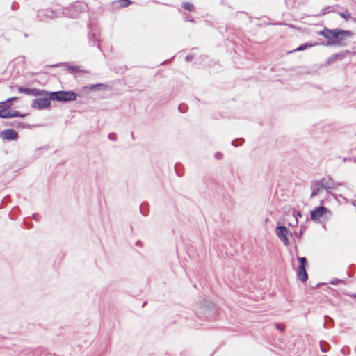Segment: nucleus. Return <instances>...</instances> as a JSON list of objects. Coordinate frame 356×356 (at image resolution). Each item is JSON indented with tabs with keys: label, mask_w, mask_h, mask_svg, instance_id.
Returning a JSON list of instances; mask_svg holds the SVG:
<instances>
[{
	"label": "nucleus",
	"mask_w": 356,
	"mask_h": 356,
	"mask_svg": "<svg viewBox=\"0 0 356 356\" xmlns=\"http://www.w3.org/2000/svg\"><path fill=\"white\" fill-rule=\"evenodd\" d=\"M76 97V94L72 91H58L49 94L51 99L57 101H74Z\"/></svg>",
	"instance_id": "nucleus-1"
},
{
	"label": "nucleus",
	"mask_w": 356,
	"mask_h": 356,
	"mask_svg": "<svg viewBox=\"0 0 356 356\" xmlns=\"http://www.w3.org/2000/svg\"><path fill=\"white\" fill-rule=\"evenodd\" d=\"M353 33L350 31L335 29L334 40L330 41L332 46H341L343 44L346 37H351Z\"/></svg>",
	"instance_id": "nucleus-2"
},
{
	"label": "nucleus",
	"mask_w": 356,
	"mask_h": 356,
	"mask_svg": "<svg viewBox=\"0 0 356 356\" xmlns=\"http://www.w3.org/2000/svg\"><path fill=\"white\" fill-rule=\"evenodd\" d=\"M332 212L324 207H317L311 211V219L313 221H318L321 218L331 216Z\"/></svg>",
	"instance_id": "nucleus-3"
},
{
	"label": "nucleus",
	"mask_w": 356,
	"mask_h": 356,
	"mask_svg": "<svg viewBox=\"0 0 356 356\" xmlns=\"http://www.w3.org/2000/svg\"><path fill=\"white\" fill-rule=\"evenodd\" d=\"M297 259L299 263V266L296 270L297 276L301 282H305L308 279L307 273L305 270L307 260L305 257H298Z\"/></svg>",
	"instance_id": "nucleus-4"
},
{
	"label": "nucleus",
	"mask_w": 356,
	"mask_h": 356,
	"mask_svg": "<svg viewBox=\"0 0 356 356\" xmlns=\"http://www.w3.org/2000/svg\"><path fill=\"white\" fill-rule=\"evenodd\" d=\"M276 234L279 239L284 243V245L289 244L288 236L289 234V229L284 226H277L276 228Z\"/></svg>",
	"instance_id": "nucleus-5"
},
{
	"label": "nucleus",
	"mask_w": 356,
	"mask_h": 356,
	"mask_svg": "<svg viewBox=\"0 0 356 356\" xmlns=\"http://www.w3.org/2000/svg\"><path fill=\"white\" fill-rule=\"evenodd\" d=\"M324 181L325 180H318L312 182L311 185V188L312 190L311 197L316 196L318 193V192L323 188H331V186L330 185L324 184Z\"/></svg>",
	"instance_id": "nucleus-6"
},
{
	"label": "nucleus",
	"mask_w": 356,
	"mask_h": 356,
	"mask_svg": "<svg viewBox=\"0 0 356 356\" xmlns=\"http://www.w3.org/2000/svg\"><path fill=\"white\" fill-rule=\"evenodd\" d=\"M17 138V131L12 129H7L0 132V138L3 140H16Z\"/></svg>",
	"instance_id": "nucleus-7"
},
{
	"label": "nucleus",
	"mask_w": 356,
	"mask_h": 356,
	"mask_svg": "<svg viewBox=\"0 0 356 356\" xmlns=\"http://www.w3.org/2000/svg\"><path fill=\"white\" fill-rule=\"evenodd\" d=\"M50 104L49 98H36L33 100L31 106L34 108L44 109L50 106Z\"/></svg>",
	"instance_id": "nucleus-8"
},
{
	"label": "nucleus",
	"mask_w": 356,
	"mask_h": 356,
	"mask_svg": "<svg viewBox=\"0 0 356 356\" xmlns=\"http://www.w3.org/2000/svg\"><path fill=\"white\" fill-rule=\"evenodd\" d=\"M335 33V29L330 30L327 28L323 29V30L318 32V34L325 37L327 40V44L329 46H332L330 44V41L334 40Z\"/></svg>",
	"instance_id": "nucleus-9"
},
{
	"label": "nucleus",
	"mask_w": 356,
	"mask_h": 356,
	"mask_svg": "<svg viewBox=\"0 0 356 356\" xmlns=\"http://www.w3.org/2000/svg\"><path fill=\"white\" fill-rule=\"evenodd\" d=\"M22 116L19 111L13 110H6L5 108H0V118H9L12 117Z\"/></svg>",
	"instance_id": "nucleus-10"
},
{
	"label": "nucleus",
	"mask_w": 356,
	"mask_h": 356,
	"mask_svg": "<svg viewBox=\"0 0 356 356\" xmlns=\"http://www.w3.org/2000/svg\"><path fill=\"white\" fill-rule=\"evenodd\" d=\"M16 97H10L7 99L6 101L0 102V108H5L6 110H11L10 106L12 102L16 100Z\"/></svg>",
	"instance_id": "nucleus-11"
},
{
	"label": "nucleus",
	"mask_w": 356,
	"mask_h": 356,
	"mask_svg": "<svg viewBox=\"0 0 356 356\" xmlns=\"http://www.w3.org/2000/svg\"><path fill=\"white\" fill-rule=\"evenodd\" d=\"M81 5L79 3H76L74 4V5H72L69 8V10H70V11L75 10L76 13L71 14L70 17H76L78 15V13H77L78 10H81Z\"/></svg>",
	"instance_id": "nucleus-12"
},
{
	"label": "nucleus",
	"mask_w": 356,
	"mask_h": 356,
	"mask_svg": "<svg viewBox=\"0 0 356 356\" xmlns=\"http://www.w3.org/2000/svg\"><path fill=\"white\" fill-rule=\"evenodd\" d=\"M315 45H316V44L305 43V44H303L299 46L298 47H297L296 49L293 50V51H303L307 48L312 47Z\"/></svg>",
	"instance_id": "nucleus-13"
},
{
	"label": "nucleus",
	"mask_w": 356,
	"mask_h": 356,
	"mask_svg": "<svg viewBox=\"0 0 356 356\" xmlns=\"http://www.w3.org/2000/svg\"><path fill=\"white\" fill-rule=\"evenodd\" d=\"M339 15L346 20H348L350 18V13L348 10L339 13Z\"/></svg>",
	"instance_id": "nucleus-14"
},
{
	"label": "nucleus",
	"mask_w": 356,
	"mask_h": 356,
	"mask_svg": "<svg viewBox=\"0 0 356 356\" xmlns=\"http://www.w3.org/2000/svg\"><path fill=\"white\" fill-rule=\"evenodd\" d=\"M183 8L185 10H189V11H192L194 9L193 5L192 3H188V2L184 3L183 4Z\"/></svg>",
	"instance_id": "nucleus-15"
},
{
	"label": "nucleus",
	"mask_w": 356,
	"mask_h": 356,
	"mask_svg": "<svg viewBox=\"0 0 356 356\" xmlns=\"http://www.w3.org/2000/svg\"><path fill=\"white\" fill-rule=\"evenodd\" d=\"M120 3L122 6H127L131 3V1L129 0H120Z\"/></svg>",
	"instance_id": "nucleus-16"
},
{
	"label": "nucleus",
	"mask_w": 356,
	"mask_h": 356,
	"mask_svg": "<svg viewBox=\"0 0 356 356\" xmlns=\"http://www.w3.org/2000/svg\"><path fill=\"white\" fill-rule=\"evenodd\" d=\"M186 109H187V106L185 105V104H180L179 106V110L181 112V113H184L186 111Z\"/></svg>",
	"instance_id": "nucleus-17"
},
{
	"label": "nucleus",
	"mask_w": 356,
	"mask_h": 356,
	"mask_svg": "<svg viewBox=\"0 0 356 356\" xmlns=\"http://www.w3.org/2000/svg\"><path fill=\"white\" fill-rule=\"evenodd\" d=\"M108 138L112 140H115L116 139V135L114 133H112V134H110L108 135Z\"/></svg>",
	"instance_id": "nucleus-18"
},
{
	"label": "nucleus",
	"mask_w": 356,
	"mask_h": 356,
	"mask_svg": "<svg viewBox=\"0 0 356 356\" xmlns=\"http://www.w3.org/2000/svg\"><path fill=\"white\" fill-rule=\"evenodd\" d=\"M215 157L218 159H220L222 157V154L220 152H218L215 154Z\"/></svg>",
	"instance_id": "nucleus-19"
},
{
	"label": "nucleus",
	"mask_w": 356,
	"mask_h": 356,
	"mask_svg": "<svg viewBox=\"0 0 356 356\" xmlns=\"http://www.w3.org/2000/svg\"><path fill=\"white\" fill-rule=\"evenodd\" d=\"M322 180H325L323 182H324V184H328L330 185L331 187H332V184L330 183V179H323Z\"/></svg>",
	"instance_id": "nucleus-20"
},
{
	"label": "nucleus",
	"mask_w": 356,
	"mask_h": 356,
	"mask_svg": "<svg viewBox=\"0 0 356 356\" xmlns=\"http://www.w3.org/2000/svg\"><path fill=\"white\" fill-rule=\"evenodd\" d=\"M23 92H24V93H27V94H30L31 93L29 90L24 89V88L23 90Z\"/></svg>",
	"instance_id": "nucleus-21"
},
{
	"label": "nucleus",
	"mask_w": 356,
	"mask_h": 356,
	"mask_svg": "<svg viewBox=\"0 0 356 356\" xmlns=\"http://www.w3.org/2000/svg\"><path fill=\"white\" fill-rule=\"evenodd\" d=\"M277 327L279 330H284L283 326L280 327V326L277 325Z\"/></svg>",
	"instance_id": "nucleus-22"
},
{
	"label": "nucleus",
	"mask_w": 356,
	"mask_h": 356,
	"mask_svg": "<svg viewBox=\"0 0 356 356\" xmlns=\"http://www.w3.org/2000/svg\"><path fill=\"white\" fill-rule=\"evenodd\" d=\"M18 90H19V92H22V87H21V86H20V87H19V89H18Z\"/></svg>",
	"instance_id": "nucleus-23"
},
{
	"label": "nucleus",
	"mask_w": 356,
	"mask_h": 356,
	"mask_svg": "<svg viewBox=\"0 0 356 356\" xmlns=\"http://www.w3.org/2000/svg\"><path fill=\"white\" fill-rule=\"evenodd\" d=\"M186 60H191V58L189 57V56H186Z\"/></svg>",
	"instance_id": "nucleus-24"
},
{
	"label": "nucleus",
	"mask_w": 356,
	"mask_h": 356,
	"mask_svg": "<svg viewBox=\"0 0 356 356\" xmlns=\"http://www.w3.org/2000/svg\"><path fill=\"white\" fill-rule=\"evenodd\" d=\"M96 86H97L93 85V86H92L91 88H95Z\"/></svg>",
	"instance_id": "nucleus-25"
},
{
	"label": "nucleus",
	"mask_w": 356,
	"mask_h": 356,
	"mask_svg": "<svg viewBox=\"0 0 356 356\" xmlns=\"http://www.w3.org/2000/svg\"><path fill=\"white\" fill-rule=\"evenodd\" d=\"M302 216V215H301V213L299 212V213H298V216Z\"/></svg>",
	"instance_id": "nucleus-26"
},
{
	"label": "nucleus",
	"mask_w": 356,
	"mask_h": 356,
	"mask_svg": "<svg viewBox=\"0 0 356 356\" xmlns=\"http://www.w3.org/2000/svg\"><path fill=\"white\" fill-rule=\"evenodd\" d=\"M232 145H234V146H236V145H235V142H234V141H233V142H232Z\"/></svg>",
	"instance_id": "nucleus-27"
},
{
	"label": "nucleus",
	"mask_w": 356,
	"mask_h": 356,
	"mask_svg": "<svg viewBox=\"0 0 356 356\" xmlns=\"http://www.w3.org/2000/svg\"><path fill=\"white\" fill-rule=\"evenodd\" d=\"M296 224H298V220L296 219Z\"/></svg>",
	"instance_id": "nucleus-28"
},
{
	"label": "nucleus",
	"mask_w": 356,
	"mask_h": 356,
	"mask_svg": "<svg viewBox=\"0 0 356 356\" xmlns=\"http://www.w3.org/2000/svg\"><path fill=\"white\" fill-rule=\"evenodd\" d=\"M355 296H356V294H355Z\"/></svg>",
	"instance_id": "nucleus-29"
}]
</instances>
